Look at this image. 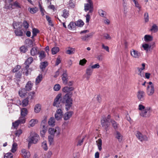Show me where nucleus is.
<instances>
[{
  "mask_svg": "<svg viewBox=\"0 0 158 158\" xmlns=\"http://www.w3.org/2000/svg\"><path fill=\"white\" fill-rule=\"evenodd\" d=\"M73 87L65 86L62 89V91L64 93H67L61 99V102L63 103H65V109L67 110H69L72 105L73 100L71 98L72 93L70 94V92L73 90Z\"/></svg>",
  "mask_w": 158,
  "mask_h": 158,
  "instance_id": "obj_1",
  "label": "nucleus"
},
{
  "mask_svg": "<svg viewBox=\"0 0 158 158\" xmlns=\"http://www.w3.org/2000/svg\"><path fill=\"white\" fill-rule=\"evenodd\" d=\"M87 3L84 4V10L85 12H89L85 16L86 23H89L90 19V13H92L93 11V5L92 1L91 0H88Z\"/></svg>",
  "mask_w": 158,
  "mask_h": 158,
  "instance_id": "obj_2",
  "label": "nucleus"
},
{
  "mask_svg": "<svg viewBox=\"0 0 158 158\" xmlns=\"http://www.w3.org/2000/svg\"><path fill=\"white\" fill-rule=\"evenodd\" d=\"M135 135L136 137L141 142L147 141L148 140V138L146 135H143L139 131L136 132Z\"/></svg>",
  "mask_w": 158,
  "mask_h": 158,
  "instance_id": "obj_3",
  "label": "nucleus"
},
{
  "mask_svg": "<svg viewBox=\"0 0 158 158\" xmlns=\"http://www.w3.org/2000/svg\"><path fill=\"white\" fill-rule=\"evenodd\" d=\"M110 122L104 117H102L101 119V124L103 127L105 128L106 131L108 130V128L110 125Z\"/></svg>",
  "mask_w": 158,
  "mask_h": 158,
  "instance_id": "obj_4",
  "label": "nucleus"
},
{
  "mask_svg": "<svg viewBox=\"0 0 158 158\" xmlns=\"http://www.w3.org/2000/svg\"><path fill=\"white\" fill-rule=\"evenodd\" d=\"M93 72V70L89 65L86 68L85 71V73L84 76L87 80H89L90 77L92 75Z\"/></svg>",
  "mask_w": 158,
  "mask_h": 158,
  "instance_id": "obj_5",
  "label": "nucleus"
},
{
  "mask_svg": "<svg viewBox=\"0 0 158 158\" xmlns=\"http://www.w3.org/2000/svg\"><path fill=\"white\" fill-rule=\"evenodd\" d=\"M39 139V135L36 133H34L29 138V142L35 144L37 142Z\"/></svg>",
  "mask_w": 158,
  "mask_h": 158,
  "instance_id": "obj_6",
  "label": "nucleus"
},
{
  "mask_svg": "<svg viewBox=\"0 0 158 158\" xmlns=\"http://www.w3.org/2000/svg\"><path fill=\"white\" fill-rule=\"evenodd\" d=\"M151 107H146L144 110L141 111L140 113V116L144 117H148L150 116V110Z\"/></svg>",
  "mask_w": 158,
  "mask_h": 158,
  "instance_id": "obj_7",
  "label": "nucleus"
},
{
  "mask_svg": "<svg viewBox=\"0 0 158 158\" xmlns=\"http://www.w3.org/2000/svg\"><path fill=\"white\" fill-rule=\"evenodd\" d=\"M145 94L144 91L139 90L137 93V96L138 99L141 101H143L144 100Z\"/></svg>",
  "mask_w": 158,
  "mask_h": 158,
  "instance_id": "obj_8",
  "label": "nucleus"
},
{
  "mask_svg": "<svg viewBox=\"0 0 158 158\" xmlns=\"http://www.w3.org/2000/svg\"><path fill=\"white\" fill-rule=\"evenodd\" d=\"M61 94H59L54 99L53 105V106L58 107L60 103V99L61 97ZM61 99L60 101H61Z\"/></svg>",
  "mask_w": 158,
  "mask_h": 158,
  "instance_id": "obj_9",
  "label": "nucleus"
},
{
  "mask_svg": "<svg viewBox=\"0 0 158 158\" xmlns=\"http://www.w3.org/2000/svg\"><path fill=\"white\" fill-rule=\"evenodd\" d=\"M130 52L131 56L134 58H139L141 56L140 52L134 49H131Z\"/></svg>",
  "mask_w": 158,
  "mask_h": 158,
  "instance_id": "obj_10",
  "label": "nucleus"
},
{
  "mask_svg": "<svg viewBox=\"0 0 158 158\" xmlns=\"http://www.w3.org/2000/svg\"><path fill=\"white\" fill-rule=\"evenodd\" d=\"M63 112L62 110L60 109H57L55 115V118L57 120H59L62 118Z\"/></svg>",
  "mask_w": 158,
  "mask_h": 158,
  "instance_id": "obj_11",
  "label": "nucleus"
},
{
  "mask_svg": "<svg viewBox=\"0 0 158 158\" xmlns=\"http://www.w3.org/2000/svg\"><path fill=\"white\" fill-rule=\"evenodd\" d=\"M155 91L154 86L148 85L147 88V93L148 96H152L154 93Z\"/></svg>",
  "mask_w": 158,
  "mask_h": 158,
  "instance_id": "obj_12",
  "label": "nucleus"
},
{
  "mask_svg": "<svg viewBox=\"0 0 158 158\" xmlns=\"http://www.w3.org/2000/svg\"><path fill=\"white\" fill-rule=\"evenodd\" d=\"M62 83L64 84V85L67 83V82L68 81V76L66 70L64 71L62 76Z\"/></svg>",
  "mask_w": 158,
  "mask_h": 158,
  "instance_id": "obj_13",
  "label": "nucleus"
},
{
  "mask_svg": "<svg viewBox=\"0 0 158 158\" xmlns=\"http://www.w3.org/2000/svg\"><path fill=\"white\" fill-rule=\"evenodd\" d=\"M142 67H137L138 70V74L141 77H143L144 76V72L142 71L144 70L145 68V64L143 63L142 64Z\"/></svg>",
  "mask_w": 158,
  "mask_h": 158,
  "instance_id": "obj_14",
  "label": "nucleus"
},
{
  "mask_svg": "<svg viewBox=\"0 0 158 158\" xmlns=\"http://www.w3.org/2000/svg\"><path fill=\"white\" fill-rule=\"evenodd\" d=\"M22 155L24 158H29L30 156V152L25 149L22 150Z\"/></svg>",
  "mask_w": 158,
  "mask_h": 158,
  "instance_id": "obj_15",
  "label": "nucleus"
},
{
  "mask_svg": "<svg viewBox=\"0 0 158 158\" xmlns=\"http://www.w3.org/2000/svg\"><path fill=\"white\" fill-rule=\"evenodd\" d=\"M33 85V83H32L31 81H29L26 84L25 89L27 91H30L31 90Z\"/></svg>",
  "mask_w": 158,
  "mask_h": 158,
  "instance_id": "obj_16",
  "label": "nucleus"
},
{
  "mask_svg": "<svg viewBox=\"0 0 158 158\" xmlns=\"http://www.w3.org/2000/svg\"><path fill=\"white\" fill-rule=\"evenodd\" d=\"M41 129L40 130V134L41 136L43 137L44 136L45 134L47 131V127H45V125H41Z\"/></svg>",
  "mask_w": 158,
  "mask_h": 158,
  "instance_id": "obj_17",
  "label": "nucleus"
},
{
  "mask_svg": "<svg viewBox=\"0 0 158 158\" xmlns=\"http://www.w3.org/2000/svg\"><path fill=\"white\" fill-rule=\"evenodd\" d=\"M73 114L72 111H69L66 113L64 115V119L65 120H67L72 116Z\"/></svg>",
  "mask_w": 158,
  "mask_h": 158,
  "instance_id": "obj_18",
  "label": "nucleus"
},
{
  "mask_svg": "<svg viewBox=\"0 0 158 158\" xmlns=\"http://www.w3.org/2000/svg\"><path fill=\"white\" fill-rule=\"evenodd\" d=\"M37 49V47H34L31 48L30 50V53L32 56H35L39 52Z\"/></svg>",
  "mask_w": 158,
  "mask_h": 158,
  "instance_id": "obj_19",
  "label": "nucleus"
},
{
  "mask_svg": "<svg viewBox=\"0 0 158 158\" xmlns=\"http://www.w3.org/2000/svg\"><path fill=\"white\" fill-rule=\"evenodd\" d=\"M27 93V91L25 88L21 89L19 92V96L22 98L24 97Z\"/></svg>",
  "mask_w": 158,
  "mask_h": 158,
  "instance_id": "obj_20",
  "label": "nucleus"
},
{
  "mask_svg": "<svg viewBox=\"0 0 158 158\" xmlns=\"http://www.w3.org/2000/svg\"><path fill=\"white\" fill-rule=\"evenodd\" d=\"M13 27L15 29H19L22 27L21 23L19 22H14L13 23Z\"/></svg>",
  "mask_w": 158,
  "mask_h": 158,
  "instance_id": "obj_21",
  "label": "nucleus"
},
{
  "mask_svg": "<svg viewBox=\"0 0 158 158\" xmlns=\"http://www.w3.org/2000/svg\"><path fill=\"white\" fill-rule=\"evenodd\" d=\"M38 53L39 54V57L40 60H42L46 57V54L43 51H40V52H39Z\"/></svg>",
  "mask_w": 158,
  "mask_h": 158,
  "instance_id": "obj_22",
  "label": "nucleus"
},
{
  "mask_svg": "<svg viewBox=\"0 0 158 158\" xmlns=\"http://www.w3.org/2000/svg\"><path fill=\"white\" fill-rule=\"evenodd\" d=\"M55 120L53 117H51L48 121L49 125L53 127L55 125Z\"/></svg>",
  "mask_w": 158,
  "mask_h": 158,
  "instance_id": "obj_23",
  "label": "nucleus"
},
{
  "mask_svg": "<svg viewBox=\"0 0 158 158\" xmlns=\"http://www.w3.org/2000/svg\"><path fill=\"white\" fill-rule=\"evenodd\" d=\"M153 39V37L149 35H146L144 36V40L145 42L150 41H152Z\"/></svg>",
  "mask_w": 158,
  "mask_h": 158,
  "instance_id": "obj_24",
  "label": "nucleus"
},
{
  "mask_svg": "<svg viewBox=\"0 0 158 158\" xmlns=\"http://www.w3.org/2000/svg\"><path fill=\"white\" fill-rule=\"evenodd\" d=\"M46 18L47 20L48 23V24L49 25L52 27L54 26V24L53 23L52 21V18L49 16L46 15Z\"/></svg>",
  "mask_w": 158,
  "mask_h": 158,
  "instance_id": "obj_25",
  "label": "nucleus"
},
{
  "mask_svg": "<svg viewBox=\"0 0 158 158\" xmlns=\"http://www.w3.org/2000/svg\"><path fill=\"white\" fill-rule=\"evenodd\" d=\"M62 13L61 16L65 18H68L69 15V11L66 9H64L62 11Z\"/></svg>",
  "mask_w": 158,
  "mask_h": 158,
  "instance_id": "obj_26",
  "label": "nucleus"
},
{
  "mask_svg": "<svg viewBox=\"0 0 158 158\" xmlns=\"http://www.w3.org/2000/svg\"><path fill=\"white\" fill-rule=\"evenodd\" d=\"M61 129L58 127H56L55 131V135L56 136H59L60 134Z\"/></svg>",
  "mask_w": 158,
  "mask_h": 158,
  "instance_id": "obj_27",
  "label": "nucleus"
},
{
  "mask_svg": "<svg viewBox=\"0 0 158 158\" xmlns=\"http://www.w3.org/2000/svg\"><path fill=\"white\" fill-rule=\"evenodd\" d=\"M43 78V75L42 74H39V76H38L36 78L35 80V84L37 85L40 82Z\"/></svg>",
  "mask_w": 158,
  "mask_h": 158,
  "instance_id": "obj_28",
  "label": "nucleus"
},
{
  "mask_svg": "<svg viewBox=\"0 0 158 158\" xmlns=\"http://www.w3.org/2000/svg\"><path fill=\"white\" fill-rule=\"evenodd\" d=\"M98 146V149L99 151H101L102 149V140L101 139H99L96 141Z\"/></svg>",
  "mask_w": 158,
  "mask_h": 158,
  "instance_id": "obj_29",
  "label": "nucleus"
},
{
  "mask_svg": "<svg viewBox=\"0 0 158 158\" xmlns=\"http://www.w3.org/2000/svg\"><path fill=\"white\" fill-rule=\"evenodd\" d=\"M39 32V30L36 28H34L32 29V35L31 37L32 39H33L34 37L36 36L38 33Z\"/></svg>",
  "mask_w": 158,
  "mask_h": 158,
  "instance_id": "obj_30",
  "label": "nucleus"
},
{
  "mask_svg": "<svg viewBox=\"0 0 158 158\" xmlns=\"http://www.w3.org/2000/svg\"><path fill=\"white\" fill-rule=\"evenodd\" d=\"M28 111L26 108H23L21 110V115L22 116H26L27 114Z\"/></svg>",
  "mask_w": 158,
  "mask_h": 158,
  "instance_id": "obj_31",
  "label": "nucleus"
},
{
  "mask_svg": "<svg viewBox=\"0 0 158 158\" xmlns=\"http://www.w3.org/2000/svg\"><path fill=\"white\" fill-rule=\"evenodd\" d=\"M38 120L36 119H32L29 122V124L31 127H33L35 124L37 123Z\"/></svg>",
  "mask_w": 158,
  "mask_h": 158,
  "instance_id": "obj_32",
  "label": "nucleus"
},
{
  "mask_svg": "<svg viewBox=\"0 0 158 158\" xmlns=\"http://www.w3.org/2000/svg\"><path fill=\"white\" fill-rule=\"evenodd\" d=\"M19 108V106L16 105H14L11 106V108H9V110L10 112H12L11 110H12L13 111H18Z\"/></svg>",
  "mask_w": 158,
  "mask_h": 158,
  "instance_id": "obj_33",
  "label": "nucleus"
},
{
  "mask_svg": "<svg viewBox=\"0 0 158 158\" xmlns=\"http://www.w3.org/2000/svg\"><path fill=\"white\" fill-rule=\"evenodd\" d=\"M142 46L144 50L146 51L147 52H148L149 50V49L151 47V45L149 46L147 44H143L142 45Z\"/></svg>",
  "mask_w": 158,
  "mask_h": 158,
  "instance_id": "obj_34",
  "label": "nucleus"
},
{
  "mask_svg": "<svg viewBox=\"0 0 158 158\" xmlns=\"http://www.w3.org/2000/svg\"><path fill=\"white\" fill-rule=\"evenodd\" d=\"M76 26L75 23L71 22L68 26V28L69 29H72L74 28Z\"/></svg>",
  "mask_w": 158,
  "mask_h": 158,
  "instance_id": "obj_35",
  "label": "nucleus"
},
{
  "mask_svg": "<svg viewBox=\"0 0 158 158\" xmlns=\"http://www.w3.org/2000/svg\"><path fill=\"white\" fill-rule=\"evenodd\" d=\"M18 121L20 123L23 124L26 121L25 117L21 115Z\"/></svg>",
  "mask_w": 158,
  "mask_h": 158,
  "instance_id": "obj_36",
  "label": "nucleus"
},
{
  "mask_svg": "<svg viewBox=\"0 0 158 158\" xmlns=\"http://www.w3.org/2000/svg\"><path fill=\"white\" fill-rule=\"evenodd\" d=\"M41 108V106L39 104H37L35 106L34 111L36 113H38L40 111Z\"/></svg>",
  "mask_w": 158,
  "mask_h": 158,
  "instance_id": "obj_37",
  "label": "nucleus"
},
{
  "mask_svg": "<svg viewBox=\"0 0 158 158\" xmlns=\"http://www.w3.org/2000/svg\"><path fill=\"white\" fill-rule=\"evenodd\" d=\"M116 137L118 139L119 142H121L122 141L123 136L118 131L116 132Z\"/></svg>",
  "mask_w": 158,
  "mask_h": 158,
  "instance_id": "obj_38",
  "label": "nucleus"
},
{
  "mask_svg": "<svg viewBox=\"0 0 158 158\" xmlns=\"http://www.w3.org/2000/svg\"><path fill=\"white\" fill-rule=\"evenodd\" d=\"M59 51V49L58 47H55L52 48V53L53 55L56 54Z\"/></svg>",
  "mask_w": 158,
  "mask_h": 158,
  "instance_id": "obj_39",
  "label": "nucleus"
},
{
  "mask_svg": "<svg viewBox=\"0 0 158 158\" xmlns=\"http://www.w3.org/2000/svg\"><path fill=\"white\" fill-rule=\"evenodd\" d=\"M14 32L16 36H21L23 35V32L21 30H15Z\"/></svg>",
  "mask_w": 158,
  "mask_h": 158,
  "instance_id": "obj_40",
  "label": "nucleus"
},
{
  "mask_svg": "<svg viewBox=\"0 0 158 158\" xmlns=\"http://www.w3.org/2000/svg\"><path fill=\"white\" fill-rule=\"evenodd\" d=\"M75 23L76 26H77L79 27H82L84 25V23L81 20H78Z\"/></svg>",
  "mask_w": 158,
  "mask_h": 158,
  "instance_id": "obj_41",
  "label": "nucleus"
},
{
  "mask_svg": "<svg viewBox=\"0 0 158 158\" xmlns=\"http://www.w3.org/2000/svg\"><path fill=\"white\" fill-rule=\"evenodd\" d=\"M55 128H50L48 130V133L50 135L55 136Z\"/></svg>",
  "mask_w": 158,
  "mask_h": 158,
  "instance_id": "obj_42",
  "label": "nucleus"
},
{
  "mask_svg": "<svg viewBox=\"0 0 158 158\" xmlns=\"http://www.w3.org/2000/svg\"><path fill=\"white\" fill-rule=\"evenodd\" d=\"M110 122L112 124V126L115 129H116L118 128V124L114 120H111Z\"/></svg>",
  "mask_w": 158,
  "mask_h": 158,
  "instance_id": "obj_43",
  "label": "nucleus"
},
{
  "mask_svg": "<svg viewBox=\"0 0 158 158\" xmlns=\"http://www.w3.org/2000/svg\"><path fill=\"white\" fill-rule=\"evenodd\" d=\"M17 144L16 143H14L12 144L11 152L13 153L15 152L17 150Z\"/></svg>",
  "mask_w": 158,
  "mask_h": 158,
  "instance_id": "obj_44",
  "label": "nucleus"
},
{
  "mask_svg": "<svg viewBox=\"0 0 158 158\" xmlns=\"http://www.w3.org/2000/svg\"><path fill=\"white\" fill-rule=\"evenodd\" d=\"M28 10L31 14H34L37 12L38 9L36 8H28Z\"/></svg>",
  "mask_w": 158,
  "mask_h": 158,
  "instance_id": "obj_45",
  "label": "nucleus"
},
{
  "mask_svg": "<svg viewBox=\"0 0 158 158\" xmlns=\"http://www.w3.org/2000/svg\"><path fill=\"white\" fill-rule=\"evenodd\" d=\"M33 61V58L31 57H29L25 62L24 64H30Z\"/></svg>",
  "mask_w": 158,
  "mask_h": 158,
  "instance_id": "obj_46",
  "label": "nucleus"
},
{
  "mask_svg": "<svg viewBox=\"0 0 158 158\" xmlns=\"http://www.w3.org/2000/svg\"><path fill=\"white\" fill-rule=\"evenodd\" d=\"M28 98H26L24 99L22 101V105L23 107H25L27 106L28 104Z\"/></svg>",
  "mask_w": 158,
  "mask_h": 158,
  "instance_id": "obj_47",
  "label": "nucleus"
},
{
  "mask_svg": "<svg viewBox=\"0 0 158 158\" xmlns=\"http://www.w3.org/2000/svg\"><path fill=\"white\" fill-rule=\"evenodd\" d=\"M75 52V49L73 48H71L66 50V53L68 54H73Z\"/></svg>",
  "mask_w": 158,
  "mask_h": 158,
  "instance_id": "obj_48",
  "label": "nucleus"
},
{
  "mask_svg": "<svg viewBox=\"0 0 158 158\" xmlns=\"http://www.w3.org/2000/svg\"><path fill=\"white\" fill-rule=\"evenodd\" d=\"M42 147L45 150H47L48 146L47 145V143L46 141H44L42 143Z\"/></svg>",
  "mask_w": 158,
  "mask_h": 158,
  "instance_id": "obj_49",
  "label": "nucleus"
},
{
  "mask_svg": "<svg viewBox=\"0 0 158 158\" xmlns=\"http://www.w3.org/2000/svg\"><path fill=\"white\" fill-rule=\"evenodd\" d=\"M20 50L21 52L23 53H25L27 51V47L25 46H23L20 47Z\"/></svg>",
  "mask_w": 158,
  "mask_h": 158,
  "instance_id": "obj_50",
  "label": "nucleus"
},
{
  "mask_svg": "<svg viewBox=\"0 0 158 158\" xmlns=\"http://www.w3.org/2000/svg\"><path fill=\"white\" fill-rule=\"evenodd\" d=\"M48 63L47 62H44L41 63L40 65V68L41 69H44L48 65Z\"/></svg>",
  "mask_w": 158,
  "mask_h": 158,
  "instance_id": "obj_51",
  "label": "nucleus"
},
{
  "mask_svg": "<svg viewBox=\"0 0 158 158\" xmlns=\"http://www.w3.org/2000/svg\"><path fill=\"white\" fill-rule=\"evenodd\" d=\"M87 60L85 58L80 60L79 64L81 66H84L86 64Z\"/></svg>",
  "mask_w": 158,
  "mask_h": 158,
  "instance_id": "obj_52",
  "label": "nucleus"
},
{
  "mask_svg": "<svg viewBox=\"0 0 158 158\" xmlns=\"http://www.w3.org/2000/svg\"><path fill=\"white\" fill-rule=\"evenodd\" d=\"M103 36L105 39L107 40H110L111 39V37L110 35L107 33L103 34Z\"/></svg>",
  "mask_w": 158,
  "mask_h": 158,
  "instance_id": "obj_53",
  "label": "nucleus"
},
{
  "mask_svg": "<svg viewBox=\"0 0 158 158\" xmlns=\"http://www.w3.org/2000/svg\"><path fill=\"white\" fill-rule=\"evenodd\" d=\"M54 136L49 135L48 136V140L50 145H51L53 141Z\"/></svg>",
  "mask_w": 158,
  "mask_h": 158,
  "instance_id": "obj_54",
  "label": "nucleus"
},
{
  "mask_svg": "<svg viewBox=\"0 0 158 158\" xmlns=\"http://www.w3.org/2000/svg\"><path fill=\"white\" fill-rule=\"evenodd\" d=\"M60 85L59 84L55 85L53 87V89L55 91H58L60 89Z\"/></svg>",
  "mask_w": 158,
  "mask_h": 158,
  "instance_id": "obj_55",
  "label": "nucleus"
},
{
  "mask_svg": "<svg viewBox=\"0 0 158 158\" xmlns=\"http://www.w3.org/2000/svg\"><path fill=\"white\" fill-rule=\"evenodd\" d=\"M134 3L135 4V6L138 9H139L138 12H139L141 10V6L140 5L138 2L137 1Z\"/></svg>",
  "mask_w": 158,
  "mask_h": 158,
  "instance_id": "obj_56",
  "label": "nucleus"
},
{
  "mask_svg": "<svg viewBox=\"0 0 158 158\" xmlns=\"http://www.w3.org/2000/svg\"><path fill=\"white\" fill-rule=\"evenodd\" d=\"M39 6L40 9V10L41 12L42 15L43 16L44 15V12H45V11L44 9L42 7V6L40 3L39 4Z\"/></svg>",
  "mask_w": 158,
  "mask_h": 158,
  "instance_id": "obj_57",
  "label": "nucleus"
},
{
  "mask_svg": "<svg viewBox=\"0 0 158 158\" xmlns=\"http://www.w3.org/2000/svg\"><path fill=\"white\" fill-rule=\"evenodd\" d=\"M144 19L145 22H147L149 21V16L148 13H145L144 15Z\"/></svg>",
  "mask_w": 158,
  "mask_h": 158,
  "instance_id": "obj_58",
  "label": "nucleus"
},
{
  "mask_svg": "<svg viewBox=\"0 0 158 158\" xmlns=\"http://www.w3.org/2000/svg\"><path fill=\"white\" fill-rule=\"evenodd\" d=\"M13 155L11 153H6L4 156V158H12Z\"/></svg>",
  "mask_w": 158,
  "mask_h": 158,
  "instance_id": "obj_59",
  "label": "nucleus"
},
{
  "mask_svg": "<svg viewBox=\"0 0 158 158\" xmlns=\"http://www.w3.org/2000/svg\"><path fill=\"white\" fill-rule=\"evenodd\" d=\"M89 65L93 70L94 69H98L100 67V65L98 63H97L93 65Z\"/></svg>",
  "mask_w": 158,
  "mask_h": 158,
  "instance_id": "obj_60",
  "label": "nucleus"
},
{
  "mask_svg": "<svg viewBox=\"0 0 158 158\" xmlns=\"http://www.w3.org/2000/svg\"><path fill=\"white\" fill-rule=\"evenodd\" d=\"M151 30L153 31L154 32L157 31L158 30L157 26L156 24H154L152 27Z\"/></svg>",
  "mask_w": 158,
  "mask_h": 158,
  "instance_id": "obj_61",
  "label": "nucleus"
},
{
  "mask_svg": "<svg viewBox=\"0 0 158 158\" xmlns=\"http://www.w3.org/2000/svg\"><path fill=\"white\" fill-rule=\"evenodd\" d=\"M52 152L49 151L45 155V158H50L52 155Z\"/></svg>",
  "mask_w": 158,
  "mask_h": 158,
  "instance_id": "obj_62",
  "label": "nucleus"
},
{
  "mask_svg": "<svg viewBox=\"0 0 158 158\" xmlns=\"http://www.w3.org/2000/svg\"><path fill=\"white\" fill-rule=\"evenodd\" d=\"M12 5L14 6L17 8H21L20 5L19 3L17 1L14 2Z\"/></svg>",
  "mask_w": 158,
  "mask_h": 158,
  "instance_id": "obj_63",
  "label": "nucleus"
},
{
  "mask_svg": "<svg viewBox=\"0 0 158 158\" xmlns=\"http://www.w3.org/2000/svg\"><path fill=\"white\" fill-rule=\"evenodd\" d=\"M146 107L142 104H139L138 106V109L139 110L142 111L145 110Z\"/></svg>",
  "mask_w": 158,
  "mask_h": 158,
  "instance_id": "obj_64",
  "label": "nucleus"
}]
</instances>
